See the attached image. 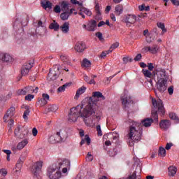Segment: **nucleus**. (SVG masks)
Listing matches in <instances>:
<instances>
[{
  "instance_id": "obj_4",
  "label": "nucleus",
  "mask_w": 179,
  "mask_h": 179,
  "mask_svg": "<svg viewBox=\"0 0 179 179\" xmlns=\"http://www.w3.org/2000/svg\"><path fill=\"white\" fill-rule=\"evenodd\" d=\"M62 174L57 164H52L48 169V176L50 179H59Z\"/></svg>"
},
{
  "instance_id": "obj_27",
  "label": "nucleus",
  "mask_w": 179,
  "mask_h": 179,
  "mask_svg": "<svg viewBox=\"0 0 179 179\" xmlns=\"http://www.w3.org/2000/svg\"><path fill=\"white\" fill-rule=\"evenodd\" d=\"M85 92H86V87H80L76 92L75 99H79V96L80 94H83V93H85Z\"/></svg>"
},
{
  "instance_id": "obj_16",
  "label": "nucleus",
  "mask_w": 179,
  "mask_h": 179,
  "mask_svg": "<svg viewBox=\"0 0 179 179\" xmlns=\"http://www.w3.org/2000/svg\"><path fill=\"white\" fill-rule=\"evenodd\" d=\"M170 125H171V123H170V120H162L159 122V127L162 129H164V131L169 129L170 128Z\"/></svg>"
},
{
  "instance_id": "obj_21",
  "label": "nucleus",
  "mask_w": 179,
  "mask_h": 179,
  "mask_svg": "<svg viewBox=\"0 0 179 179\" xmlns=\"http://www.w3.org/2000/svg\"><path fill=\"white\" fill-rule=\"evenodd\" d=\"M41 5L43 8V9H52V3H51L48 0H44L41 1Z\"/></svg>"
},
{
  "instance_id": "obj_55",
  "label": "nucleus",
  "mask_w": 179,
  "mask_h": 179,
  "mask_svg": "<svg viewBox=\"0 0 179 179\" xmlns=\"http://www.w3.org/2000/svg\"><path fill=\"white\" fill-rule=\"evenodd\" d=\"M127 179H136V171H135L132 175L129 176Z\"/></svg>"
},
{
  "instance_id": "obj_24",
  "label": "nucleus",
  "mask_w": 179,
  "mask_h": 179,
  "mask_svg": "<svg viewBox=\"0 0 179 179\" xmlns=\"http://www.w3.org/2000/svg\"><path fill=\"white\" fill-rule=\"evenodd\" d=\"M62 31L64 34H66L69 31V23L64 22L62 26L60 27Z\"/></svg>"
},
{
  "instance_id": "obj_38",
  "label": "nucleus",
  "mask_w": 179,
  "mask_h": 179,
  "mask_svg": "<svg viewBox=\"0 0 179 179\" xmlns=\"http://www.w3.org/2000/svg\"><path fill=\"white\" fill-rule=\"evenodd\" d=\"M58 110V106L57 105H50L48 108V111H52V113H55Z\"/></svg>"
},
{
  "instance_id": "obj_58",
  "label": "nucleus",
  "mask_w": 179,
  "mask_h": 179,
  "mask_svg": "<svg viewBox=\"0 0 179 179\" xmlns=\"http://www.w3.org/2000/svg\"><path fill=\"white\" fill-rule=\"evenodd\" d=\"M120 72H121V71H120L117 73H116L115 74H114L113 76H111L107 78V81L110 82V80H111V79H113L114 77L117 76V75H118V73H120Z\"/></svg>"
},
{
  "instance_id": "obj_47",
  "label": "nucleus",
  "mask_w": 179,
  "mask_h": 179,
  "mask_svg": "<svg viewBox=\"0 0 179 179\" xmlns=\"http://www.w3.org/2000/svg\"><path fill=\"white\" fill-rule=\"evenodd\" d=\"M87 162H93V155L90 152H88L86 157Z\"/></svg>"
},
{
  "instance_id": "obj_18",
  "label": "nucleus",
  "mask_w": 179,
  "mask_h": 179,
  "mask_svg": "<svg viewBox=\"0 0 179 179\" xmlns=\"http://www.w3.org/2000/svg\"><path fill=\"white\" fill-rule=\"evenodd\" d=\"M57 166L59 167V169H61V167L62 168L69 167V169H71V161H69V159H64L61 162H59L58 165H57Z\"/></svg>"
},
{
  "instance_id": "obj_26",
  "label": "nucleus",
  "mask_w": 179,
  "mask_h": 179,
  "mask_svg": "<svg viewBox=\"0 0 179 179\" xmlns=\"http://www.w3.org/2000/svg\"><path fill=\"white\" fill-rule=\"evenodd\" d=\"M29 134V129L26 127H22L21 128V134L20 135V138L21 139H23V138H26Z\"/></svg>"
},
{
  "instance_id": "obj_48",
  "label": "nucleus",
  "mask_w": 179,
  "mask_h": 179,
  "mask_svg": "<svg viewBox=\"0 0 179 179\" xmlns=\"http://www.w3.org/2000/svg\"><path fill=\"white\" fill-rule=\"evenodd\" d=\"M120 47V43L115 42V43L112 44L110 48V50H115V48H118Z\"/></svg>"
},
{
  "instance_id": "obj_23",
  "label": "nucleus",
  "mask_w": 179,
  "mask_h": 179,
  "mask_svg": "<svg viewBox=\"0 0 179 179\" xmlns=\"http://www.w3.org/2000/svg\"><path fill=\"white\" fill-rule=\"evenodd\" d=\"M29 115H30V107L27 106H25V110L22 116L24 121H27V120H29Z\"/></svg>"
},
{
  "instance_id": "obj_29",
  "label": "nucleus",
  "mask_w": 179,
  "mask_h": 179,
  "mask_svg": "<svg viewBox=\"0 0 179 179\" xmlns=\"http://www.w3.org/2000/svg\"><path fill=\"white\" fill-rule=\"evenodd\" d=\"M122 5L118 4L115 8V12L117 16H120L121 13H122Z\"/></svg>"
},
{
  "instance_id": "obj_39",
  "label": "nucleus",
  "mask_w": 179,
  "mask_h": 179,
  "mask_svg": "<svg viewBox=\"0 0 179 179\" xmlns=\"http://www.w3.org/2000/svg\"><path fill=\"white\" fill-rule=\"evenodd\" d=\"M69 9V7L68 6V3H66L65 1H63L62 3V10H63V12H68Z\"/></svg>"
},
{
  "instance_id": "obj_12",
  "label": "nucleus",
  "mask_w": 179,
  "mask_h": 179,
  "mask_svg": "<svg viewBox=\"0 0 179 179\" xmlns=\"http://www.w3.org/2000/svg\"><path fill=\"white\" fill-rule=\"evenodd\" d=\"M31 68H33V64L31 63H26L24 64L21 69L22 76H26V75L30 72Z\"/></svg>"
},
{
  "instance_id": "obj_8",
  "label": "nucleus",
  "mask_w": 179,
  "mask_h": 179,
  "mask_svg": "<svg viewBox=\"0 0 179 179\" xmlns=\"http://www.w3.org/2000/svg\"><path fill=\"white\" fill-rule=\"evenodd\" d=\"M142 72L145 78H148L147 80L149 83H150L151 86H153V78L156 76V72L152 73L150 70L143 69Z\"/></svg>"
},
{
  "instance_id": "obj_32",
  "label": "nucleus",
  "mask_w": 179,
  "mask_h": 179,
  "mask_svg": "<svg viewBox=\"0 0 179 179\" xmlns=\"http://www.w3.org/2000/svg\"><path fill=\"white\" fill-rule=\"evenodd\" d=\"M90 65H92V63L89 59H84L83 61L82 66H84L85 68H89L90 67Z\"/></svg>"
},
{
  "instance_id": "obj_64",
  "label": "nucleus",
  "mask_w": 179,
  "mask_h": 179,
  "mask_svg": "<svg viewBox=\"0 0 179 179\" xmlns=\"http://www.w3.org/2000/svg\"><path fill=\"white\" fill-rule=\"evenodd\" d=\"M138 10L142 11V10H145V4H143L141 6H138Z\"/></svg>"
},
{
  "instance_id": "obj_2",
  "label": "nucleus",
  "mask_w": 179,
  "mask_h": 179,
  "mask_svg": "<svg viewBox=\"0 0 179 179\" xmlns=\"http://www.w3.org/2000/svg\"><path fill=\"white\" fill-rule=\"evenodd\" d=\"M92 114H94V109H93L92 103H88L85 107H83V103H81L70 109L69 121V122H76L79 117L89 118Z\"/></svg>"
},
{
  "instance_id": "obj_62",
  "label": "nucleus",
  "mask_w": 179,
  "mask_h": 179,
  "mask_svg": "<svg viewBox=\"0 0 179 179\" xmlns=\"http://www.w3.org/2000/svg\"><path fill=\"white\" fill-rule=\"evenodd\" d=\"M142 59V55L141 54H138L136 57L134 58V60L136 61H141Z\"/></svg>"
},
{
  "instance_id": "obj_46",
  "label": "nucleus",
  "mask_w": 179,
  "mask_h": 179,
  "mask_svg": "<svg viewBox=\"0 0 179 179\" xmlns=\"http://www.w3.org/2000/svg\"><path fill=\"white\" fill-rule=\"evenodd\" d=\"M96 131H97L98 136H103V132L101 131V127L100 126V124L96 126Z\"/></svg>"
},
{
  "instance_id": "obj_44",
  "label": "nucleus",
  "mask_w": 179,
  "mask_h": 179,
  "mask_svg": "<svg viewBox=\"0 0 179 179\" xmlns=\"http://www.w3.org/2000/svg\"><path fill=\"white\" fill-rule=\"evenodd\" d=\"M22 134V129L20 127H17L15 130V135H16L18 138H20V134Z\"/></svg>"
},
{
  "instance_id": "obj_57",
  "label": "nucleus",
  "mask_w": 179,
  "mask_h": 179,
  "mask_svg": "<svg viewBox=\"0 0 179 179\" xmlns=\"http://www.w3.org/2000/svg\"><path fill=\"white\" fill-rule=\"evenodd\" d=\"M37 134H38V131H37V129L36 127H34L32 129V135L34 136H37Z\"/></svg>"
},
{
  "instance_id": "obj_28",
  "label": "nucleus",
  "mask_w": 179,
  "mask_h": 179,
  "mask_svg": "<svg viewBox=\"0 0 179 179\" xmlns=\"http://www.w3.org/2000/svg\"><path fill=\"white\" fill-rule=\"evenodd\" d=\"M49 28L55 30V31H58V30H59V24H58L57 22L53 21V22L50 24Z\"/></svg>"
},
{
  "instance_id": "obj_49",
  "label": "nucleus",
  "mask_w": 179,
  "mask_h": 179,
  "mask_svg": "<svg viewBox=\"0 0 179 179\" xmlns=\"http://www.w3.org/2000/svg\"><path fill=\"white\" fill-rule=\"evenodd\" d=\"M33 99H34V95L33 94H28L27 96H25V100H27V101H31V100H33Z\"/></svg>"
},
{
  "instance_id": "obj_10",
  "label": "nucleus",
  "mask_w": 179,
  "mask_h": 179,
  "mask_svg": "<svg viewBox=\"0 0 179 179\" xmlns=\"http://www.w3.org/2000/svg\"><path fill=\"white\" fill-rule=\"evenodd\" d=\"M92 102L106 100V96L100 92H94L92 93V96L90 98Z\"/></svg>"
},
{
  "instance_id": "obj_56",
  "label": "nucleus",
  "mask_w": 179,
  "mask_h": 179,
  "mask_svg": "<svg viewBox=\"0 0 179 179\" xmlns=\"http://www.w3.org/2000/svg\"><path fill=\"white\" fill-rule=\"evenodd\" d=\"M157 26L162 30L164 29L166 27L164 26V23L157 22Z\"/></svg>"
},
{
  "instance_id": "obj_43",
  "label": "nucleus",
  "mask_w": 179,
  "mask_h": 179,
  "mask_svg": "<svg viewBox=\"0 0 179 179\" xmlns=\"http://www.w3.org/2000/svg\"><path fill=\"white\" fill-rule=\"evenodd\" d=\"M68 86H69V84L66 83L64 85L59 87L57 89V92H65V89H66V87H68Z\"/></svg>"
},
{
  "instance_id": "obj_42",
  "label": "nucleus",
  "mask_w": 179,
  "mask_h": 179,
  "mask_svg": "<svg viewBox=\"0 0 179 179\" xmlns=\"http://www.w3.org/2000/svg\"><path fill=\"white\" fill-rule=\"evenodd\" d=\"M17 96H26V90H24V88L18 90L17 91Z\"/></svg>"
},
{
  "instance_id": "obj_59",
  "label": "nucleus",
  "mask_w": 179,
  "mask_h": 179,
  "mask_svg": "<svg viewBox=\"0 0 179 179\" xmlns=\"http://www.w3.org/2000/svg\"><path fill=\"white\" fill-rule=\"evenodd\" d=\"M120 72H121V71H120L117 73H116L115 74H114L113 76H111L107 78V81L110 82V80H111V79H113L114 77L117 76V75H118V73H120Z\"/></svg>"
},
{
  "instance_id": "obj_14",
  "label": "nucleus",
  "mask_w": 179,
  "mask_h": 179,
  "mask_svg": "<svg viewBox=\"0 0 179 179\" xmlns=\"http://www.w3.org/2000/svg\"><path fill=\"white\" fill-rule=\"evenodd\" d=\"M50 100V95L48 94H43L42 98L38 100V103L41 106V107H44L45 104L48 103V101Z\"/></svg>"
},
{
  "instance_id": "obj_31",
  "label": "nucleus",
  "mask_w": 179,
  "mask_h": 179,
  "mask_svg": "<svg viewBox=\"0 0 179 179\" xmlns=\"http://www.w3.org/2000/svg\"><path fill=\"white\" fill-rule=\"evenodd\" d=\"M80 12H82L83 13H85L87 16H92V11H90V10L85 7L80 8Z\"/></svg>"
},
{
  "instance_id": "obj_53",
  "label": "nucleus",
  "mask_w": 179,
  "mask_h": 179,
  "mask_svg": "<svg viewBox=\"0 0 179 179\" xmlns=\"http://www.w3.org/2000/svg\"><path fill=\"white\" fill-rule=\"evenodd\" d=\"M168 93L171 96L174 93V87L171 86L168 88Z\"/></svg>"
},
{
  "instance_id": "obj_7",
  "label": "nucleus",
  "mask_w": 179,
  "mask_h": 179,
  "mask_svg": "<svg viewBox=\"0 0 179 179\" xmlns=\"http://www.w3.org/2000/svg\"><path fill=\"white\" fill-rule=\"evenodd\" d=\"M56 143L59 142L64 141L66 138H68V134L65 131L60 130L56 134L54 135Z\"/></svg>"
},
{
  "instance_id": "obj_34",
  "label": "nucleus",
  "mask_w": 179,
  "mask_h": 179,
  "mask_svg": "<svg viewBox=\"0 0 179 179\" xmlns=\"http://www.w3.org/2000/svg\"><path fill=\"white\" fill-rule=\"evenodd\" d=\"M23 162H24V159L22 157H20L19 160L17 162L16 167L18 169H22V166H23Z\"/></svg>"
},
{
  "instance_id": "obj_45",
  "label": "nucleus",
  "mask_w": 179,
  "mask_h": 179,
  "mask_svg": "<svg viewBox=\"0 0 179 179\" xmlns=\"http://www.w3.org/2000/svg\"><path fill=\"white\" fill-rule=\"evenodd\" d=\"M95 36L99 38V40H100V41H104V38H103V34H101V32H96Z\"/></svg>"
},
{
  "instance_id": "obj_33",
  "label": "nucleus",
  "mask_w": 179,
  "mask_h": 179,
  "mask_svg": "<svg viewBox=\"0 0 179 179\" xmlns=\"http://www.w3.org/2000/svg\"><path fill=\"white\" fill-rule=\"evenodd\" d=\"M60 17L62 20H68L69 18V13H68V11H64L60 15Z\"/></svg>"
},
{
  "instance_id": "obj_37",
  "label": "nucleus",
  "mask_w": 179,
  "mask_h": 179,
  "mask_svg": "<svg viewBox=\"0 0 179 179\" xmlns=\"http://www.w3.org/2000/svg\"><path fill=\"white\" fill-rule=\"evenodd\" d=\"M159 156L161 157H166V149L163 147H160L159 150Z\"/></svg>"
},
{
  "instance_id": "obj_54",
  "label": "nucleus",
  "mask_w": 179,
  "mask_h": 179,
  "mask_svg": "<svg viewBox=\"0 0 179 179\" xmlns=\"http://www.w3.org/2000/svg\"><path fill=\"white\" fill-rule=\"evenodd\" d=\"M0 174H2L3 177H5L8 174V171L5 169H1L0 170Z\"/></svg>"
},
{
  "instance_id": "obj_3",
  "label": "nucleus",
  "mask_w": 179,
  "mask_h": 179,
  "mask_svg": "<svg viewBox=\"0 0 179 179\" xmlns=\"http://www.w3.org/2000/svg\"><path fill=\"white\" fill-rule=\"evenodd\" d=\"M157 76V90L160 93H164L167 90V80H169V75L166 73V69H159L156 71Z\"/></svg>"
},
{
  "instance_id": "obj_60",
  "label": "nucleus",
  "mask_w": 179,
  "mask_h": 179,
  "mask_svg": "<svg viewBox=\"0 0 179 179\" xmlns=\"http://www.w3.org/2000/svg\"><path fill=\"white\" fill-rule=\"evenodd\" d=\"M171 2L175 6H179V1L178 0H171Z\"/></svg>"
},
{
  "instance_id": "obj_22",
  "label": "nucleus",
  "mask_w": 179,
  "mask_h": 179,
  "mask_svg": "<svg viewBox=\"0 0 179 179\" xmlns=\"http://www.w3.org/2000/svg\"><path fill=\"white\" fill-rule=\"evenodd\" d=\"M168 174L170 177H174V176H176L177 173V168H176V166H169L168 168Z\"/></svg>"
},
{
  "instance_id": "obj_51",
  "label": "nucleus",
  "mask_w": 179,
  "mask_h": 179,
  "mask_svg": "<svg viewBox=\"0 0 179 179\" xmlns=\"http://www.w3.org/2000/svg\"><path fill=\"white\" fill-rule=\"evenodd\" d=\"M54 12H55V13H61V7L58 5L55 6Z\"/></svg>"
},
{
  "instance_id": "obj_1",
  "label": "nucleus",
  "mask_w": 179,
  "mask_h": 179,
  "mask_svg": "<svg viewBox=\"0 0 179 179\" xmlns=\"http://www.w3.org/2000/svg\"><path fill=\"white\" fill-rule=\"evenodd\" d=\"M152 103L153 108L151 113V118H145L143 120L141 123L134 122V120L131 119L128 120L127 122L130 125L129 132L128 134L129 139H130V146H134V142H139V141H141V138H142V127L149 128L153 123V120L155 122H159L157 113L160 115H164V114H166V109L164 108V104H163V101H162V99H158L156 100L152 99Z\"/></svg>"
},
{
  "instance_id": "obj_9",
  "label": "nucleus",
  "mask_w": 179,
  "mask_h": 179,
  "mask_svg": "<svg viewBox=\"0 0 179 179\" xmlns=\"http://www.w3.org/2000/svg\"><path fill=\"white\" fill-rule=\"evenodd\" d=\"M121 100H122V106L123 107H124V108H127V107H128L129 104L134 103V101H132V98H131L127 94L122 95Z\"/></svg>"
},
{
  "instance_id": "obj_41",
  "label": "nucleus",
  "mask_w": 179,
  "mask_h": 179,
  "mask_svg": "<svg viewBox=\"0 0 179 179\" xmlns=\"http://www.w3.org/2000/svg\"><path fill=\"white\" fill-rule=\"evenodd\" d=\"M26 94L33 93V87L28 86L24 87Z\"/></svg>"
},
{
  "instance_id": "obj_15",
  "label": "nucleus",
  "mask_w": 179,
  "mask_h": 179,
  "mask_svg": "<svg viewBox=\"0 0 179 179\" xmlns=\"http://www.w3.org/2000/svg\"><path fill=\"white\" fill-rule=\"evenodd\" d=\"M121 151V147H120V145H115V148H113L112 150H110L109 151H108V155L110 157H114V156H117V153H118V152Z\"/></svg>"
},
{
  "instance_id": "obj_30",
  "label": "nucleus",
  "mask_w": 179,
  "mask_h": 179,
  "mask_svg": "<svg viewBox=\"0 0 179 179\" xmlns=\"http://www.w3.org/2000/svg\"><path fill=\"white\" fill-rule=\"evenodd\" d=\"M60 59L64 64H66L67 65H69L71 64V61L69 60V57L65 55H62L60 56Z\"/></svg>"
},
{
  "instance_id": "obj_25",
  "label": "nucleus",
  "mask_w": 179,
  "mask_h": 179,
  "mask_svg": "<svg viewBox=\"0 0 179 179\" xmlns=\"http://www.w3.org/2000/svg\"><path fill=\"white\" fill-rule=\"evenodd\" d=\"M27 143H29V141H27V139H24L22 141L20 142L17 145V149L18 150H22V149H23V148H24V146H26V145H27Z\"/></svg>"
},
{
  "instance_id": "obj_13",
  "label": "nucleus",
  "mask_w": 179,
  "mask_h": 179,
  "mask_svg": "<svg viewBox=\"0 0 179 179\" xmlns=\"http://www.w3.org/2000/svg\"><path fill=\"white\" fill-rule=\"evenodd\" d=\"M42 167H43V162H38L33 165L32 172L34 173V176H37V174H38Z\"/></svg>"
},
{
  "instance_id": "obj_19",
  "label": "nucleus",
  "mask_w": 179,
  "mask_h": 179,
  "mask_svg": "<svg viewBox=\"0 0 179 179\" xmlns=\"http://www.w3.org/2000/svg\"><path fill=\"white\" fill-rule=\"evenodd\" d=\"M74 48L77 52H83V51H85V48H86V46L83 42H78L76 43Z\"/></svg>"
},
{
  "instance_id": "obj_35",
  "label": "nucleus",
  "mask_w": 179,
  "mask_h": 179,
  "mask_svg": "<svg viewBox=\"0 0 179 179\" xmlns=\"http://www.w3.org/2000/svg\"><path fill=\"white\" fill-rule=\"evenodd\" d=\"M95 10L96 13V16L95 19H100V15H101V13L100 12V6H99V4H96L95 6Z\"/></svg>"
},
{
  "instance_id": "obj_52",
  "label": "nucleus",
  "mask_w": 179,
  "mask_h": 179,
  "mask_svg": "<svg viewBox=\"0 0 179 179\" xmlns=\"http://www.w3.org/2000/svg\"><path fill=\"white\" fill-rule=\"evenodd\" d=\"M48 141L50 143H57L56 141H55V137L54 135L50 136Z\"/></svg>"
},
{
  "instance_id": "obj_61",
  "label": "nucleus",
  "mask_w": 179,
  "mask_h": 179,
  "mask_svg": "<svg viewBox=\"0 0 179 179\" xmlns=\"http://www.w3.org/2000/svg\"><path fill=\"white\" fill-rule=\"evenodd\" d=\"M171 146H173V143H166V147H165V149H166V150H170L171 149Z\"/></svg>"
},
{
  "instance_id": "obj_50",
  "label": "nucleus",
  "mask_w": 179,
  "mask_h": 179,
  "mask_svg": "<svg viewBox=\"0 0 179 179\" xmlns=\"http://www.w3.org/2000/svg\"><path fill=\"white\" fill-rule=\"evenodd\" d=\"M83 139L86 142L87 145H90L91 139H90V137H89L88 135H85V138Z\"/></svg>"
},
{
  "instance_id": "obj_36",
  "label": "nucleus",
  "mask_w": 179,
  "mask_h": 179,
  "mask_svg": "<svg viewBox=\"0 0 179 179\" xmlns=\"http://www.w3.org/2000/svg\"><path fill=\"white\" fill-rule=\"evenodd\" d=\"M169 117L171 118V120H173V121H176V122H177V123L179 122L178 117H177L176 113H169Z\"/></svg>"
},
{
  "instance_id": "obj_17",
  "label": "nucleus",
  "mask_w": 179,
  "mask_h": 179,
  "mask_svg": "<svg viewBox=\"0 0 179 179\" xmlns=\"http://www.w3.org/2000/svg\"><path fill=\"white\" fill-rule=\"evenodd\" d=\"M0 59L3 62H12L13 61V59L8 53H1Z\"/></svg>"
},
{
  "instance_id": "obj_11",
  "label": "nucleus",
  "mask_w": 179,
  "mask_h": 179,
  "mask_svg": "<svg viewBox=\"0 0 179 179\" xmlns=\"http://www.w3.org/2000/svg\"><path fill=\"white\" fill-rule=\"evenodd\" d=\"M16 114V108L13 106L10 107L4 115L3 120L4 122H8V118H12Z\"/></svg>"
},
{
  "instance_id": "obj_63",
  "label": "nucleus",
  "mask_w": 179,
  "mask_h": 179,
  "mask_svg": "<svg viewBox=\"0 0 179 179\" xmlns=\"http://www.w3.org/2000/svg\"><path fill=\"white\" fill-rule=\"evenodd\" d=\"M148 71H153V68H155L153 66V64L152 63H148Z\"/></svg>"
},
{
  "instance_id": "obj_6",
  "label": "nucleus",
  "mask_w": 179,
  "mask_h": 179,
  "mask_svg": "<svg viewBox=\"0 0 179 179\" xmlns=\"http://www.w3.org/2000/svg\"><path fill=\"white\" fill-rule=\"evenodd\" d=\"M124 22L126 23L127 27H131L132 24H135L136 22V15L128 14L124 17Z\"/></svg>"
},
{
  "instance_id": "obj_5",
  "label": "nucleus",
  "mask_w": 179,
  "mask_h": 179,
  "mask_svg": "<svg viewBox=\"0 0 179 179\" xmlns=\"http://www.w3.org/2000/svg\"><path fill=\"white\" fill-rule=\"evenodd\" d=\"M59 71H61L59 65H55L52 70H50L48 74V80H55L59 76V73H61Z\"/></svg>"
},
{
  "instance_id": "obj_40",
  "label": "nucleus",
  "mask_w": 179,
  "mask_h": 179,
  "mask_svg": "<svg viewBox=\"0 0 179 179\" xmlns=\"http://www.w3.org/2000/svg\"><path fill=\"white\" fill-rule=\"evenodd\" d=\"M157 50H159V48H157L156 45H154L152 47L150 48V52H151V54H156Z\"/></svg>"
},
{
  "instance_id": "obj_20",
  "label": "nucleus",
  "mask_w": 179,
  "mask_h": 179,
  "mask_svg": "<svg viewBox=\"0 0 179 179\" xmlns=\"http://www.w3.org/2000/svg\"><path fill=\"white\" fill-rule=\"evenodd\" d=\"M96 27H97V22L94 20H92L88 24L87 30V31H94V30H96Z\"/></svg>"
}]
</instances>
